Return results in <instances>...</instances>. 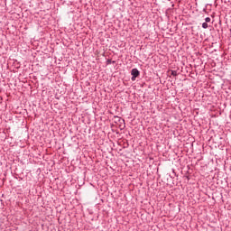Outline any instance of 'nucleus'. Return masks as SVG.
<instances>
[{
    "mask_svg": "<svg viewBox=\"0 0 231 231\" xmlns=\"http://www.w3.org/2000/svg\"><path fill=\"white\" fill-rule=\"evenodd\" d=\"M107 63H108V64L111 63V60H107Z\"/></svg>",
    "mask_w": 231,
    "mask_h": 231,
    "instance_id": "5",
    "label": "nucleus"
},
{
    "mask_svg": "<svg viewBox=\"0 0 231 231\" xmlns=\"http://www.w3.org/2000/svg\"><path fill=\"white\" fill-rule=\"evenodd\" d=\"M122 122L125 123V121L124 119H122Z\"/></svg>",
    "mask_w": 231,
    "mask_h": 231,
    "instance_id": "6",
    "label": "nucleus"
},
{
    "mask_svg": "<svg viewBox=\"0 0 231 231\" xmlns=\"http://www.w3.org/2000/svg\"><path fill=\"white\" fill-rule=\"evenodd\" d=\"M172 77H176L178 75V72L176 70H171Z\"/></svg>",
    "mask_w": 231,
    "mask_h": 231,
    "instance_id": "3",
    "label": "nucleus"
},
{
    "mask_svg": "<svg viewBox=\"0 0 231 231\" xmlns=\"http://www.w3.org/2000/svg\"><path fill=\"white\" fill-rule=\"evenodd\" d=\"M205 21H206V23H210L211 19H210V17H206Z\"/></svg>",
    "mask_w": 231,
    "mask_h": 231,
    "instance_id": "4",
    "label": "nucleus"
},
{
    "mask_svg": "<svg viewBox=\"0 0 231 231\" xmlns=\"http://www.w3.org/2000/svg\"><path fill=\"white\" fill-rule=\"evenodd\" d=\"M131 75H132L131 80L133 82H134V80H136L137 77H140V70H138V69H133L131 70Z\"/></svg>",
    "mask_w": 231,
    "mask_h": 231,
    "instance_id": "1",
    "label": "nucleus"
},
{
    "mask_svg": "<svg viewBox=\"0 0 231 231\" xmlns=\"http://www.w3.org/2000/svg\"><path fill=\"white\" fill-rule=\"evenodd\" d=\"M202 28H204V30H207V28H208V23H202Z\"/></svg>",
    "mask_w": 231,
    "mask_h": 231,
    "instance_id": "2",
    "label": "nucleus"
}]
</instances>
